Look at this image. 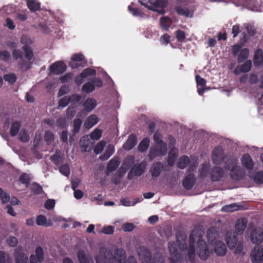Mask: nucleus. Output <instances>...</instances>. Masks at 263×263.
Returning <instances> with one entry per match:
<instances>
[{"label": "nucleus", "mask_w": 263, "mask_h": 263, "mask_svg": "<svg viewBox=\"0 0 263 263\" xmlns=\"http://www.w3.org/2000/svg\"><path fill=\"white\" fill-rule=\"evenodd\" d=\"M203 234V231L197 229H195L190 233L189 240V248L187 250V256L190 260L195 254V243L196 239H197V251L199 257L204 260L209 257L210 252L206 242L202 239Z\"/></svg>", "instance_id": "1"}, {"label": "nucleus", "mask_w": 263, "mask_h": 263, "mask_svg": "<svg viewBox=\"0 0 263 263\" xmlns=\"http://www.w3.org/2000/svg\"><path fill=\"white\" fill-rule=\"evenodd\" d=\"M99 254L101 259L104 261V263H114V261L116 263H126L125 252L122 248L115 250L114 257L110 252L108 251L104 248L100 249Z\"/></svg>", "instance_id": "2"}, {"label": "nucleus", "mask_w": 263, "mask_h": 263, "mask_svg": "<svg viewBox=\"0 0 263 263\" xmlns=\"http://www.w3.org/2000/svg\"><path fill=\"white\" fill-rule=\"evenodd\" d=\"M243 43L236 44L232 46V53L233 57L237 56V62L238 63H241L248 60L249 56V50L247 48H243Z\"/></svg>", "instance_id": "3"}, {"label": "nucleus", "mask_w": 263, "mask_h": 263, "mask_svg": "<svg viewBox=\"0 0 263 263\" xmlns=\"http://www.w3.org/2000/svg\"><path fill=\"white\" fill-rule=\"evenodd\" d=\"M138 252L142 263H154L151 252L146 247H140ZM127 263H137V261L134 257L131 256L128 257Z\"/></svg>", "instance_id": "4"}, {"label": "nucleus", "mask_w": 263, "mask_h": 263, "mask_svg": "<svg viewBox=\"0 0 263 263\" xmlns=\"http://www.w3.org/2000/svg\"><path fill=\"white\" fill-rule=\"evenodd\" d=\"M166 153V143L156 144L151 147L148 157L150 160H152L157 157L164 156Z\"/></svg>", "instance_id": "5"}, {"label": "nucleus", "mask_w": 263, "mask_h": 263, "mask_svg": "<svg viewBox=\"0 0 263 263\" xmlns=\"http://www.w3.org/2000/svg\"><path fill=\"white\" fill-rule=\"evenodd\" d=\"M194 168L190 166L187 170L186 175L182 180L183 187L186 190H190L194 186L196 177L194 174L193 173Z\"/></svg>", "instance_id": "6"}, {"label": "nucleus", "mask_w": 263, "mask_h": 263, "mask_svg": "<svg viewBox=\"0 0 263 263\" xmlns=\"http://www.w3.org/2000/svg\"><path fill=\"white\" fill-rule=\"evenodd\" d=\"M226 158V154L222 147L218 146L214 148L212 153V160L214 164H221Z\"/></svg>", "instance_id": "7"}, {"label": "nucleus", "mask_w": 263, "mask_h": 263, "mask_svg": "<svg viewBox=\"0 0 263 263\" xmlns=\"http://www.w3.org/2000/svg\"><path fill=\"white\" fill-rule=\"evenodd\" d=\"M139 2L142 6L152 11H156L157 8H164L168 4L167 0H157L154 2L148 0L147 3L142 1Z\"/></svg>", "instance_id": "8"}, {"label": "nucleus", "mask_w": 263, "mask_h": 263, "mask_svg": "<svg viewBox=\"0 0 263 263\" xmlns=\"http://www.w3.org/2000/svg\"><path fill=\"white\" fill-rule=\"evenodd\" d=\"M146 163L143 161L132 167L128 173L127 179L132 180L135 176H141L145 171Z\"/></svg>", "instance_id": "9"}, {"label": "nucleus", "mask_w": 263, "mask_h": 263, "mask_svg": "<svg viewBox=\"0 0 263 263\" xmlns=\"http://www.w3.org/2000/svg\"><path fill=\"white\" fill-rule=\"evenodd\" d=\"M250 258L253 263H261L263 261V247H254L251 252Z\"/></svg>", "instance_id": "10"}, {"label": "nucleus", "mask_w": 263, "mask_h": 263, "mask_svg": "<svg viewBox=\"0 0 263 263\" xmlns=\"http://www.w3.org/2000/svg\"><path fill=\"white\" fill-rule=\"evenodd\" d=\"M209 175L210 179L213 182L219 181L223 177L224 170L220 166H213L210 170Z\"/></svg>", "instance_id": "11"}, {"label": "nucleus", "mask_w": 263, "mask_h": 263, "mask_svg": "<svg viewBox=\"0 0 263 263\" xmlns=\"http://www.w3.org/2000/svg\"><path fill=\"white\" fill-rule=\"evenodd\" d=\"M168 248L171 256L170 257L171 263H177L180 254L178 250L176 243L174 241H170L168 243Z\"/></svg>", "instance_id": "12"}, {"label": "nucleus", "mask_w": 263, "mask_h": 263, "mask_svg": "<svg viewBox=\"0 0 263 263\" xmlns=\"http://www.w3.org/2000/svg\"><path fill=\"white\" fill-rule=\"evenodd\" d=\"M164 165L160 162H156L151 165L149 172L153 180H156L163 170Z\"/></svg>", "instance_id": "13"}, {"label": "nucleus", "mask_w": 263, "mask_h": 263, "mask_svg": "<svg viewBox=\"0 0 263 263\" xmlns=\"http://www.w3.org/2000/svg\"><path fill=\"white\" fill-rule=\"evenodd\" d=\"M66 65L62 61H57L52 64L49 68L51 73L54 74H60L66 70Z\"/></svg>", "instance_id": "14"}, {"label": "nucleus", "mask_w": 263, "mask_h": 263, "mask_svg": "<svg viewBox=\"0 0 263 263\" xmlns=\"http://www.w3.org/2000/svg\"><path fill=\"white\" fill-rule=\"evenodd\" d=\"M237 235L234 231H228L226 233V238L228 247L233 249L236 246L237 241Z\"/></svg>", "instance_id": "15"}, {"label": "nucleus", "mask_w": 263, "mask_h": 263, "mask_svg": "<svg viewBox=\"0 0 263 263\" xmlns=\"http://www.w3.org/2000/svg\"><path fill=\"white\" fill-rule=\"evenodd\" d=\"M252 66L251 60H247L242 64L237 66L234 70L233 72L236 75L239 74L240 72L247 73L250 71Z\"/></svg>", "instance_id": "16"}, {"label": "nucleus", "mask_w": 263, "mask_h": 263, "mask_svg": "<svg viewBox=\"0 0 263 263\" xmlns=\"http://www.w3.org/2000/svg\"><path fill=\"white\" fill-rule=\"evenodd\" d=\"M251 240L252 243H260L263 240V231L261 229H254L251 232Z\"/></svg>", "instance_id": "17"}, {"label": "nucleus", "mask_w": 263, "mask_h": 263, "mask_svg": "<svg viewBox=\"0 0 263 263\" xmlns=\"http://www.w3.org/2000/svg\"><path fill=\"white\" fill-rule=\"evenodd\" d=\"M242 165L247 170L251 171L254 167V162L251 157L248 154H243L240 159Z\"/></svg>", "instance_id": "18"}, {"label": "nucleus", "mask_w": 263, "mask_h": 263, "mask_svg": "<svg viewBox=\"0 0 263 263\" xmlns=\"http://www.w3.org/2000/svg\"><path fill=\"white\" fill-rule=\"evenodd\" d=\"M15 263H28V258L26 254L21 251V249L17 248L14 252Z\"/></svg>", "instance_id": "19"}, {"label": "nucleus", "mask_w": 263, "mask_h": 263, "mask_svg": "<svg viewBox=\"0 0 263 263\" xmlns=\"http://www.w3.org/2000/svg\"><path fill=\"white\" fill-rule=\"evenodd\" d=\"M176 241L179 249L181 251L185 250L187 249L186 243V236L182 232H178L176 235Z\"/></svg>", "instance_id": "20"}, {"label": "nucleus", "mask_w": 263, "mask_h": 263, "mask_svg": "<svg viewBox=\"0 0 263 263\" xmlns=\"http://www.w3.org/2000/svg\"><path fill=\"white\" fill-rule=\"evenodd\" d=\"M245 173L240 166L237 165L236 168L230 172V178L234 180H240L243 178Z\"/></svg>", "instance_id": "21"}, {"label": "nucleus", "mask_w": 263, "mask_h": 263, "mask_svg": "<svg viewBox=\"0 0 263 263\" xmlns=\"http://www.w3.org/2000/svg\"><path fill=\"white\" fill-rule=\"evenodd\" d=\"M214 251L218 256H224L227 252V248L225 244L221 241H218L215 243Z\"/></svg>", "instance_id": "22"}, {"label": "nucleus", "mask_w": 263, "mask_h": 263, "mask_svg": "<svg viewBox=\"0 0 263 263\" xmlns=\"http://www.w3.org/2000/svg\"><path fill=\"white\" fill-rule=\"evenodd\" d=\"M99 121V119L96 115H91L84 121V126L86 129H90L96 125Z\"/></svg>", "instance_id": "23"}, {"label": "nucleus", "mask_w": 263, "mask_h": 263, "mask_svg": "<svg viewBox=\"0 0 263 263\" xmlns=\"http://www.w3.org/2000/svg\"><path fill=\"white\" fill-rule=\"evenodd\" d=\"M137 138L136 135L132 134L130 135L123 145L125 150L129 151L132 149L137 144Z\"/></svg>", "instance_id": "24"}, {"label": "nucleus", "mask_w": 263, "mask_h": 263, "mask_svg": "<svg viewBox=\"0 0 263 263\" xmlns=\"http://www.w3.org/2000/svg\"><path fill=\"white\" fill-rule=\"evenodd\" d=\"M253 63L255 66H260L263 64V52L261 49L255 50L253 57Z\"/></svg>", "instance_id": "25"}, {"label": "nucleus", "mask_w": 263, "mask_h": 263, "mask_svg": "<svg viewBox=\"0 0 263 263\" xmlns=\"http://www.w3.org/2000/svg\"><path fill=\"white\" fill-rule=\"evenodd\" d=\"M97 106V102L95 99L87 98L83 103V108L85 111L90 112Z\"/></svg>", "instance_id": "26"}, {"label": "nucleus", "mask_w": 263, "mask_h": 263, "mask_svg": "<svg viewBox=\"0 0 263 263\" xmlns=\"http://www.w3.org/2000/svg\"><path fill=\"white\" fill-rule=\"evenodd\" d=\"M247 223V221L245 218L238 219L235 224V233L242 234L246 228Z\"/></svg>", "instance_id": "27"}, {"label": "nucleus", "mask_w": 263, "mask_h": 263, "mask_svg": "<svg viewBox=\"0 0 263 263\" xmlns=\"http://www.w3.org/2000/svg\"><path fill=\"white\" fill-rule=\"evenodd\" d=\"M36 223L38 226H42L45 227H51L53 225L50 220H47L46 217L42 215H40L36 218Z\"/></svg>", "instance_id": "28"}, {"label": "nucleus", "mask_w": 263, "mask_h": 263, "mask_svg": "<svg viewBox=\"0 0 263 263\" xmlns=\"http://www.w3.org/2000/svg\"><path fill=\"white\" fill-rule=\"evenodd\" d=\"M178 157V150L176 148H173L168 153L167 163L170 166H173L175 160Z\"/></svg>", "instance_id": "29"}, {"label": "nucleus", "mask_w": 263, "mask_h": 263, "mask_svg": "<svg viewBox=\"0 0 263 263\" xmlns=\"http://www.w3.org/2000/svg\"><path fill=\"white\" fill-rule=\"evenodd\" d=\"M237 165V160L234 158H231L226 161L224 168L231 172L234 170Z\"/></svg>", "instance_id": "30"}, {"label": "nucleus", "mask_w": 263, "mask_h": 263, "mask_svg": "<svg viewBox=\"0 0 263 263\" xmlns=\"http://www.w3.org/2000/svg\"><path fill=\"white\" fill-rule=\"evenodd\" d=\"M120 164V161L118 158H112L107 164V170L109 172H112L118 167Z\"/></svg>", "instance_id": "31"}, {"label": "nucleus", "mask_w": 263, "mask_h": 263, "mask_svg": "<svg viewBox=\"0 0 263 263\" xmlns=\"http://www.w3.org/2000/svg\"><path fill=\"white\" fill-rule=\"evenodd\" d=\"M27 5L29 9L32 12L38 11L41 8V4L36 0H26Z\"/></svg>", "instance_id": "32"}, {"label": "nucleus", "mask_w": 263, "mask_h": 263, "mask_svg": "<svg viewBox=\"0 0 263 263\" xmlns=\"http://www.w3.org/2000/svg\"><path fill=\"white\" fill-rule=\"evenodd\" d=\"M190 162V159L187 156L183 155L180 157L177 163V166L180 169H184Z\"/></svg>", "instance_id": "33"}, {"label": "nucleus", "mask_w": 263, "mask_h": 263, "mask_svg": "<svg viewBox=\"0 0 263 263\" xmlns=\"http://www.w3.org/2000/svg\"><path fill=\"white\" fill-rule=\"evenodd\" d=\"M240 209H241V205L238 203H234L223 206L221 211L226 212H230Z\"/></svg>", "instance_id": "34"}, {"label": "nucleus", "mask_w": 263, "mask_h": 263, "mask_svg": "<svg viewBox=\"0 0 263 263\" xmlns=\"http://www.w3.org/2000/svg\"><path fill=\"white\" fill-rule=\"evenodd\" d=\"M95 85H94L92 79H91L90 81L85 83L82 87V91L86 93H89L95 90Z\"/></svg>", "instance_id": "35"}, {"label": "nucleus", "mask_w": 263, "mask_h": 263, "mask_svg": "<svg viewBox=\"0 0 263 263\" xmlns=\"http://www.w3.org/2000/svg\"><path fill=\"white\" fill-rule=\"evenodd\" d=\"M149 139L148 138H144L139 144L138 149L140 152H145L149 145Z\"/></svg>", "instance_id": "36"}, {"label": "nucleus", "mask_w": 263, "mask_h": 263, "mask_svg": "<svg viewBox=\"0 0 263 263\" xmlns=\"http://www.w3.org/2000/svg\"><path fill=\"white\" fill-rule=\"evenodd\" d=\"M21 126V122L19 121H15L13 122L11 125L10 129V134L12 137L15 136Z\"/></svg>", "instance_id": "37"}, {"label": "nucleus", "mask_w": 263, "mask_h": 263, "mask_svg": "<svg viewBox=\"0 0 263 263\" xmlns=\"http://www.w3.org/2000/svg\"><path fill=\"white\" fill-rule=\"evenodd\" d=\"M210 170L208 165L206 163L202 164L199 170V177L203 179L206 177L208 174H209Z\"/></svg>", "instance_id": "38"}, {"label": "nucleus", "mask_w": 263, "mask_h": 263, "mask_svg": "<svg viewBox=\"0 0 263 263\" xmlns=\"http://www.w3.org/2000/svg\"><path fill=\"white\" fill-rule=\"evenodd\" d=\"M114 153V148L111 145H109L106 149L103 155L100 156V159L102 160H107Z\"/></svg>", "instance_id": "39"}, {"label": "nucleus", "mask_w": 263, "mask_h": 263, "mask_svg": "<svg viewBox=\"0 0 263 263\" xmlns=\"http://www.w3.org/2000/svg\"><path fill=\"white\" fill-rule=\"evenodd\" d=\"M32 63L29 60H25L24 59H21L18 63V65L20 68L23 70L26 71L31 68Z\"/></svg>", "instance_id": "40"}, {"label": "nucleus", "mask_w": 263, "mask_h": 263, "mask_svg": "<svg viewBox=\"0 0 263 263\" xmlns=\"http://www.w3.org/2000/svg\"><path fill=\"white\" fill-rule=\"evenodd\" d=\"M175 10L176 13L180 15H183L185 17H191L192 16L190 15V12L187 8H184L181 6H177L175 8Z\"/></svg>", "instance_id": "41"}, {"label": "nucleus", "mask_w": 263, "mask_h": 263, "mask_svg": "<svg viewBox=\"0 0 263 263\" xmlns=\"http://www.w3.org/2000/svg\"><path fill=\"white\" fill-rule=\"evenodd\" d=\"M22 49L24 52L25 57L29 61L32 60L33 57V53L31 48L27 45L23 46Z\"/></svg>", "instance_id": "42"}, {"label": "nucleus", "mask_w": 263, "mask_h": 263, "mask_svg": "<svg viewBox=\"0 0 263 263\" xmlns=\"http://www.w3.org/2000/svg\"><path fill=\"white\" fill-rule=\"evenodd\" d=\"M35 258L39 262H42L44 259V253L43 248L40 247H37L35 250Z\"/></svg>", "instance_id": "43"}, {"label": "nucleus", "mask_w": 263, "mask_h": 263, "mask_svg": "<svg viewBox=\"0 0 263 263\" xmlns=\"http://www.w3.org/2000/svg\"><path fill=\"white\" fill-rule=\"evenodd\" d=\"M171 23V18L167 16L162 17L160 19V25L162 28L165 30H167L170 28Z\"/></svg>", "instance_id": "44"}, {"label": "nucleus", "mask_w": 263, "mask_h": 263, "mask_svg": "<svg viewBox=\"0 0 263 263\" xmlns=\"http://www.w3.org/2000/svg\"><path fill=\"white\" fill-rule=\"evenodd\" d=\"M82 124V121L80 119L77 118L73 120L72 129V133L73 135H76L79 133Z\"/></svg>", "instance_id": "45"}, {"label": "nucleus", "mask_w": 263, "mask_h": 263, "mask_svg": "<svg viewBox=\"0 0 263 263\" xmlns=\"http://www.w3.org/2000/svg\"><path fill=\"white\" fill-rule=\"evenodd\" d=\"M18 180L21 183L25 184L26 186H28L31 181V178L29 174L26 173H23L21 175Z\"/></svg>", "instance_id": "46"}, {"label": "nucleus", "mask_w": 263, "mask_h": 263, "mask_svg": "<svg viewBox=\"0 0 263 263\" xmlns=\"http://www.w3.org/2000/svg\"><path fill=\"white\" fill-rule=\"evenodd\" d=\"M96 74V71L94 69L88 68L84 69L82 72L80 74V76L83 79H85L88 76H95Z\"/></svg>", "instance_id": "47"}, {"label": "nucleus", "mask_w": 263, "mask_h": 263, "mask_svg": "<svg viewBox=\"0 0 263 263\" xmlns=\"http://www.w3.org/2000/svg\"><path fill=\"white\" fill-rule=\"evenodd\" d=\"M254 181L257 184L263 183V171H259L254 173L253 175Z\"/></svg>", "instance_id": "48"}, {"label": "nucleus", "mask_w": 263, "mask_h": 263, "mask_svg": "<svg viewBox=\"0 0 263 263\" xmlns=\"http://www.w3.org/2000/svg\"><path fill=\"white\" fill-rule=\"evenodd\" d=\"M50 159L55 165L59 166L62 162L63 157L57 152L50 157Z\"/></svg>", "instance_id": "49"}, {"label": "nucleus", "mask_w": 263, "mask_h": 263, "mask_svg": "<svg viewBox=\"0 0 263 263\" xmlns=\"http://www.w3.org/2000/svg\"><path fill=\"white\" fill-rule=\"evenodd\" d=\"M77 256L80 263H90L89 260L84 251H79L77 253Z\"/></svg>", "instance_id": "50"}, {"label": "nucleus", "mask_w": 263, "mask_h": 263, "mask_svg": "<svg viewBox=\"0 0 263 263\" xmlns=\"http://www.w3.org/2000/svg\"><path fill=\"white\" fill-rule=\"evenodd\" d=\"M128 10L129 12L135 16L142 17L144 15V13L140 9L138 8L132 7V6H128Z\"/></svg>", "instance_id": "51"}, {"label": "nucleus", "mask_w": 263, "mask_h": 263, "mask_svg": "<svg viewBox=\"0 0 263 263\" xmlns=\"http://www.w3.org/2000/svg\"><path fill=\"white\" fill-rule=\"evenodd\" d=\"M106 145V142L104 141H101L99 142L95 146L93 149L95 153L96 154H100L103 151V148Z\"/></svg>", "instance_id": "52"}, {"label": "nucleus", "mask_w": 263, "mask_h": 263, "mask_svg": "<svg viewBox=\"0 0 263 263\" xmlns=\"http://www.w3.org/2000/svg\"><path fill=\"white\" fill-rule=\"evenodd\" d=\"M4 79L5 81L8 82L10 84H14L17 79L16 75L13 73L5 74Z\"/></svg>", "instance_id": "53"}, {"label": "nucleus", "mask_w": 263, "mask_h": 263, "mask_svg": "<svg viewBox=\"0 0 263 263\" xmlns=\"http://www.w3.org/2000/svg\"><path fill=\"white\" fill-rule=\"evenodd\" d=\"M89 144V139L87 137H83L80 140V146L84 148V151H86L87 148L88 147Z\"/></svg>", "instance_id": "54"}, {"label": "nucleus", "mask_w": 263, "mask_h": 263, "mask_svg": "<svg viewBox=\"0 0 263 263\" xmlns=\"http://www.w3.org/2000/svg\"><path fill=\"white\" fill-rule=\"evenodd\" d=\"M31 191L35 194H41L43 192V188L39 184L34 183L32 184L31 189Z\"/></svg>", "instance_id": "55"}, {"label": "nucleus", "mask_w": 263, "mask_h": 263, "mask_svg": "<svg viewBox=\"0 0 263 263\" xmlns=\"http://www.w3.org/2000/svg\"><path fill=\"white\" fill-rule=\"evenodd\" d=\"M19 139L22 142H27L29 140V135L27 132L22 130L19 134Z\"/></svg>", "instance_id": "56"}, {"label": "nucleus", "mask_w": 263, "mask_h": 263, "mask_svg": "<svg viewBox=\"0 0 263 263\" xmlns=\"http://www.w3.org/2000/svg\"><path fill=\"white\" fill-rule=\"evenodd\" d=\"M60 172L65 176H68L70 174V168L67 164L62 165L59 167Z\"/></svg>", "instance_id": "57"}, {"label": "nucleus", "mask_w": 263, "mask_h": 263, "mask_svg": "<svg viewBox=\"0 0 263 263\" xmlns=\"http://www.w3.org/2000/svg\"><path fill=\"white\" fill-rule=\"evenodd\" d=\"M54 139V135L53 133L49 131H46L44 136V140L47 142V144H49L53 141Z\"/></svg>", "instance_id": "58"}, {"label": "nucleus", "mask_w": 263, "mask_h": 263, "mask_svg": "<svg viewBox=\"0 0 263 263\" xmlns=\"http://www.w3.org/2000/svg\"><path fill=\"white\" fill-rule=\"evenodd\" d=\"M102 135V130L99 129H95L91 134L90 137L92 140H99Z\"/></svg>", "instance_id": "59"}, {"label": "nucleus", "mask_w": 263, "mask_h": 263, "mask_svg": "<svg viewBox=\"0 0 263 263\" xmlns=\"http://www.w3.org/2000/svg\"><path fill=\"white\" fill-rule=\"evenodd\" d=\"M76 113V110L74 107L69 106L66 109V115L68 119H71L73 118Z\"/></svg>", "instance_id": "60"}, {"label": "nucleus", "mask_w": 263, "mask_h": 263, "mask_svg": "<svg viewBox=\"0 0 263 263\" xmlns=\"http://www.w3.org/2000/svg\"><path fill=\"white\" fill-rule=\"evenodd\" d=\"M0 199L3 203H8L10 200V195L9 193L3 191L0 193Z\"/></svg>", "instance_id": "61"}, {"label": "nucleus", "mask_w": 263, "mask_h": 263, "mask_svg": "<svg viewBox=\"0 0 263 263\" xmlns=\"http://www.w3.org/2000/svg\"><path fill=\"white\" fill-rule=\"evenodd\" d=\"M7 242L10 247H15L18 243L17 239L14 236H10L7 238Z\"/></svg>", "instance_id": "62"}, {"label": "nucleus", "mask_w": 263, "mask_h": 263, "mask_svg": "<svg viewBox=\"0 0 263 263\" xmlns=\"http://www.w3.org/2000/svg\"><path fill=\"white\" fill-rule=\"evenodd\" d=\"M176 37L178 42H182L185 38V34L184 31L178 30L176 31Z\"/></svg>", "instance_id": "63"}, {"label": "nucleus", "mask_w": 263, "mask_h": 263, "mask_svg": "<svg viewBox=\"0 0 263 263\" xmlns=\"http://www.w3.org/2000/svg\"><path fill=\"white\" fill-rule=\"evenodd\" d=\"M10 58V53L9 52L4 50L0 51V60L8 62Z\"/></svg>", "instance_id": "64"}]
</instances>
